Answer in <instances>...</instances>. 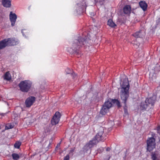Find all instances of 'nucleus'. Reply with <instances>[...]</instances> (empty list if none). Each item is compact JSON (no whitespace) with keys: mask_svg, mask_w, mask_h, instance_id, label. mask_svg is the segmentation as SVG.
<instances>
[{"mask_svg":"<svg viewBox=\"0 0 160 160\" xmlns=\"http://www.w3.org/2000/svg\"><path fill=\"white\" fill-rule=\"evenodd\" d=\"M17 18V16L15 13H12V12H11L9 15V19L11 23V26H13L15 24Z\"/></svg>","mask_w":160,"mask_h":160,"instance_id":"nucleus-14","label":"nucleus"},{"mask_svg":"<svg viewBox=\"0 0 160 160\" xmlns=\"http://www.w3.org/2000/svg\"><path fill=\"white\" fill-rule=\"evenodd\" d=\"M0 114H1V115H2V116H4V115H5V113H0Z\"/></svg>","mask_w":160,"mask_h":160,"instance_id":"nucleus-36","label":"nucleus"},{"mask_svg":"<svg viewBox=\"0 0 160 160\" xmlns=\"http://www.w3.org/2000/svg\"><path fill=\"white\" fill-rule=\"evenodd\" d=\"M152 137L148 138L146 141L147 151L151 152L156 148V136L154 133L152 134Z\"/></svg>","mask_w":160,"mask_h":160,"instance_id":"nucleus-3","label":"nucleus"},{"mask_svg":"<svg viewBox=\"0 0 160 160\" xmlns=\"http://www.w3.org/2000/svg\"><path fill=\"white\" fill-rule=\"evenodd\" d=\"M8 46L16 45L19 43V40L15 38H7Z\"/></svg>","mask_w":160,"mask_h":160,"instance_id":"nucleus-12","label":"nucleus"},{"mask_svg":"<svg viewBox=\"0 0 160 160\" xmlns=\"http://www.w3.org/2000/svg\"><path fill=\"white\" fill-rule=\"evenodd\" d=\"M104 148H100L98 149V153H101L104 151Z\"/></svg>","mask_w":160,"mask_h":160,"instance_id":"nucleus-31","label":"nucleus"},{"mask_svg":"<svg viewBox=\"0 0 160 160\" xmlns=\"http://www.w3.org/2000/svg\"><path fill=\"white\" fill-rule=\"evenodd\" d=\"M105 137V134L104 133V128L100 127L98 129V132L92 139L95 141L97 144L100 141H104Z\"/></svg>","mask_w":160,"mask_h":160,"instance_id":"nucleus-7","label":"nucleus"},{"mask_svg":"<svg viewBox=\"0 0 160 160\" xmlns=\"http://www.w3.org/2000/svg\"><path fill=\"white\" fill-rule=\"evenodd\" d=\"M158 142H159V144H160V138H159V140Z\"/></svg>","mask_w":160,"mask_h":160,"instance_id":"nucleus-38","label":"nucleus"},{"mask_svg":"<svg viewBox=\"0 0 160 160\" xmlns=\"http://www.w3.org/2000/svg\"><path fill=\"white\" fill-rule=\"evenodd\" d=\"M96 144L95 141L92 140H90L88 143H86L84 146L83 148L84 151L86 152L90 151V152H91V148Z\"/></svg>","mask_w":160,"mask_h":160,"instance_id":"nucleus-9","label":"nucleus"},{"mask_svg":"<svg viewBox=\"0 0 160 160\" xmlns=\"http://www.w3.org/2000/svg\"><path fill=\"white\" fill-rule=\"evenodd\" d=\"M122 102L124 103L123 109L125 113L128 114V107L127 106V101L129 96H120Z\"/></svg>","mask_w":160,"mask_h":160,"instance_id":"nucleus-13","label":"nucleus"},{"mask_svg":"<svg viewBox=\"0 0 160 160\" xmlns=\"http://www.w3.org/2000/svg\"><path fill=\"white\" fill-rule=\"evenodd\" d=\"M87 6L84 0H79V2L77 4L76 11L78 14L81 15L85 12Z\"/></svg>","mask_w":160,"mask_h":160,"instance_id":"nucleus-6","label":"nucleus"},{"mask_svg":"<svg viewBox=\"0 0 160 160\" xmlns=\"http://www.w3.org/2000/svg\"><path fill=\"white\" fill-rule=\"evenodd\" d=\"M96 3H98L100 5H102L105 2V0H94Z\"/></svg>","mask_w":160,"mask_h":160,"instance_id":"nucleus-26","label":"nucleus"},{"mask_svg":"<svg viewBox=\"0 0 160 160\" xmlns=\"http://www.w3.org/2000/svg\"><path fill=\"white\" fill-rule=\"evenodd\" d=\"M21 144V142H16L14 144L15 148L19 149Z\"/></svg>","mask_w":160,"mask_h":160,"instance_id":"nucleus-25","label":"nucleus"},{"mask_svg":"<svg viewBox=\"0 0 160 160\" xmlns=\"http://www.w3.org/2000/svg\"><path fill=\"white\" fill-rule=\"evenodd\" d=\"M32 82L29 80H25L20 82L18 85L20 90L23 92H28L32 87Z\"/></svg>","mask_w":160,"mask_h":160,"instance_id":"nucleus-5","label":"nucleus"},{"mask_svg":"<svg viewBox=\"0 0 160 160\" xmlns=\"http://www.w3.org/2000/svg\"><path fill=\"white\" fill-rule=\"evenodd\" d=\"M112 102L114 104H116L118 108L121 107L120 102L117 99H112Z\"/></svg>","mask_w":160,"mask_h":160,"instance_id":"nucleus-23","label":"nucleus"},{"mask_svg":"<svg viewBox=\"0 0 160 160\" xmlns=\"http://www.w3.org/2000/svg\"><path fill=\"white\" fill-rule=\"evenodd\" d=\"M4 79L9 81L11 79V75L9 72H7L5 73L4 75Z\"/></svg>","mask_w":160,"mask_h":160,"instance_id":"nucleus-22","label":"nucleus"},{"mask_svg":"<svg viewBox=\"0 0 160 160\" xmlns=\"http://www.w3.org/2000/svg\"><path fill=\"white\" fill-rule=\"evenodd\" d=\"M12 156L14 160H18L20 158V156L17 153H13L12 154Z\"/></svg>","mask_w":160,"mask_h":160,"instance_id":"nucleus-24","label":"nucleus"},{"mask_svg":"<svg viewBox=\"0 0 160 160\" xmlns=\"http://www.w3.org/2000/svg\"><path fill=\"white\" fill-rule=\"evenodd\" d=\"M155 70H156V68H155Z\"/></svg>","mask_w":160,"mask_h":160,"instance_id":"nucleus-40","label":"nucleus"},{"mask_svg":"<svg viewBox=\"0 0 160 160\" xmlns=\"http://www.w3.org/2000/svg\"><path fill=\"white\" fill-rule=\"evenodd\" d=\"M139 4L140 7L143 11H145L147 10L148 5L145 1H141L139 2Z\"/></svg>","mask_w":160,"mask_h":160,"instance_id":"nucleus-18","label":"nucleus"},{"mask_svg":"<svg viewBox=\"0 0 160 160\" xmlns=\"http://www.w3.org/2000/svg\"><path fill=\"white\" fill-rule=\"evenodd\" d=\"M13 128V125H12L11 123L9 124L5 127V129H12Z\"/></svg>","mask_w":160,"mask_h":160,"instance_id":"nucleus-28","label":"nucleus"},{"mask_svg":"<svg viewBox=\"0 0 160 160\" xmlns=\"http://www.w3.org/2000/svg\"><path fill=\"white\" fill-rule=\"evenodd\" d=\"M36 98L34 96H29L26 100L25 103L27 108H30L35 102Z\"/></svg>","mask_w":160,"mask_h":160,"instance_id":"nucleus-11","label":"nucleus"},{"mask_svg":"<svg viewBox=\"0 0 160 160\" xmlns=\"http://www.w3.org/2000/svg\"><path fill=\"white\" fill-rule=\"evenodd\" d=\"M107 25L112 28H115L117 26L116 24L113 22L111 19H109L108 21Z\"/></svg>","mask_w":160,"mask_h":160,"instance_id":"nucleus-21","label":"nucleus"},{"mask_svg":"<svg viewBox=\"0 0 160 160\" xmlns=\"http://www.w3.org/2000/svg\"><path fill=\"white\" fill-rule=\"evenodd\" d=\"M61 117L60 113L58 112H56L51 120V124L54 125L58 124L60 120Z\"/></svg>","mask_w":160,"mask_h":160,"instance_id":"nucleus-10","label":"nucleus"},{"mask_svg":"<svg viewBox=\"0 0 160 160\" xmlns=\"http://www.w3.org/2000/svg\"><path fill=\"white\" fill-rule=\"evenodd\" d=\"M123 12L124 14L130 16L131 12V7L129 5H126L123 8Z\"/></svg>","mask_w":160,"mask_h":160,"instance_id":"nucleus-15","label":"nucleus"},{"mask_svg":"<svg viewBox=\"0 0 160 160\" xmlns=\"http://www.w3.org/2000/svg\"><path fill=\"white\" fill-rule=\"evenodd\" d=\"M111 148L109 147H107L106 149V150L107 151H109L110 150Z\"/></svg>","mask_w":160,"mask_h":160,"instance_id":"nucleus-34","label":"nucleus"},{"mask_svg":"<svg viewBox=\"0 0 160 160\" xmlns=\"http://www.w3.org/2000/svg\"><path fill=\"white\" fill-rule=\"evenodd\" d=\"M7 38L5 39L0 41V50L2 49L7 46H8Z\"/></svg>","mask_w":160,"mask_h":160,"instance_id":"nucleus-17","label":"nucleus"},{"mask_svg":"<svg viewBox=\"0 0 160 160\" xmlns=\"http://www.w3.org/2000/svg\"><path fill=\"white\" fill-rule=\"evenodd\" d=\"M132 35L135 38H142L144 36V32L143 30H140L133 33Z\"/></svg>","mask_w":160,"mask_h":160,"instance_id":"nucleus-16","label":"nucleus"},{"mask_svg":"<svg viewBox=\"0 0 160 160\" xmlns=\"http://www.w3.org/2000/svg\"><path fill=\"white\" fill-rule=\"evenodd\" d=\"M158 22H160V17L158 19Z\"/></svg>","mask_w":160,"mask_h":160,"instance_id":"nucleus-37","label":"nucleus"},{"mask_svg":"<svg viewBox=\"0 0 160 160\" xmlns=\"http://www.w3.org/2000/svg\"><path fill=\"white\" fill-rule=\"evenodd\" d=\"M66 74H70V75L72 73V70L70 69L67 68L65 70Z\"/></svg>","mask_w":160,"mask_h":160,"instance_id":"nucleus-29","label":"nucleus"},{"mask_svg":"<svg viewBox=\"0 0 160 160\" xmlns=\"http://www.w3.org/2000/svg\"><path fill=\"white\" fill-rule=\"evenodd\" d=\"M60 145V143L58 144L57 146L56 147V149L57 148H58V147H59Z\"/></svg>","mask_w":160,"mask_h":160,"instance_id":"nucleus-35","label":"nucleus"},{"mask_svg":"<svg viewBox=\"0 0 160 160\" xmlns=\"http://www.w3.org/2000/svg\"><path fill=\"white\" fill-rule=\"evenodd\" d=\"M70 75L73 79L76 78L77 77V75L74 72H72Z\"/></svg>","mask_w":160,"mask_h":160,"instance_id":"nucleus-30","label":"nucleus"},{"mask_svg":"<svg viewBox=\"0 0 160 160\" xmlns=\"http://www.w3.org/2000/svg\"><path fill=\"white\" fill-rule=\"evenodd\" d=\"M111 100V99H109L104 102L100 111V114L104 115L107 113L108 110L112 107V104Z\"/></svg>","mask_w":160,"mask_h":160,"instance_id":"nucleus-8","label":"nucleus"},{"mask_svg":"<svg viewBox=\"0 0 160 160\" xmlns=\"http://www.w3.org/2000/svg\"><path fill=\"white\" fill-rule=\"evenodd\" d=\"M158 152L155 151L154 152H152L151 153V158L152 160H158Z\"/></svg>","mask_w":160,"mask_h":160,"instance_id":"nucleus-20","label":"nucleus"},{"mask_svg":"<svg viewBox=\"0 0 160 160\" xmlns=\"http://www.w3.org/2000/svg\"><path fill=\"white\" fill-rule=\"evenodd\" d=\"M75 147H74L73 148H71V150H70L69 152V154L70 155H71V156H72L73 155V152L75 151Z\"/></svg>","mask_w":160,"mask_h":160,"instance_id":"nucleus-27","label":"nucleus"},{"mask_svg":"<svg viewBox=\"0 0 160 160\" xmlns=\"http://www.w3.org/2000/svg\"><path fill=\"white\" fill-rule=\"evenodd\" d=\"M1 129V128H0V129Z\"/></svg>","mask_w":160,"mask_h":160,"instance_id":"nucleus-41","label":"nucleus"},{"mask_svg":"<svg viewBox=\"0 0 160 160\" xmlns=\"http://www.w3.org/2000/svg\"><path fill=\"white\" fill-rule=\"evenodd\" d=\"M22 33H23V32L22 31ZM22 34L23 35V34Z\"/></svg>","mask_w":160,"mask_h":160,"instance_id":"nucleus-39","label":"nucleus"},{"mask_svg":"<svg viewBox=\"0 0 160 160\" xmlns=\"http://www.w3.org/2000/svg\"><path fill=\"white\" fill-rule=\"evenodd\" d=\"M120 85L122 89L121 91L120 96H129L130 86L128 78H125L122 83H120Z\"/></svg>","mask_w":160,"mask_h":160,"instance_id":"nucleus-4","label":"nucleus"},{"mask_svg":"<svg viewBox=\"0 0 160 160\" xmlns=\"http://www.w3.org/2000/svg\"><path fill=\"white\" fill-rule=\"evenodd\" d=\"M155 102L153 97L146 98L144 101H142L140 103V109L141 111H145L150 108V105L153 106Z\"/></svg>","mask_w":160,"mask_h":160,"instance_id":"nucleus-2","label":"nucleus"},{"mask_svg":"<svg viewBox=\"0 0 160 160\" xmlns=\"http://www.w3.org/2000/svg\"><path fill=\"white\" fill-rule=\"evenodd\" d=\"M11 0H2V5L5 8H10L11 6Z\"/></svg>","mask_w":160,"mask_h":160,"instance_id":"nucleus-19","label":"nucleus"},{"mask_svg":"<svg viewBox=\"0 0 160 160\" xmlns=\"http://www.w3.org/2000/svg\"><path fill=\"white\" fill-rule=\"evenodd\" d=\"M157 130L158 132H158L160 131V126H158L157 128Z\"/></svg>","mask_w":160,"mask_h":160,"instance_id":"nucleus-33","label":"nucleus"},{"mask_svg":"<svg viewBox=\"0 0 160 160\" xmlns=\"http://www.w3.org/2000/svg\"><path fill=\"white\" fill-rule=\"evenodd\" d=\"M69 154H68L64 157L63 160H69Z\"/></svg>","mask_w":160,"mask_h":160,"instance_id":"nucleus-32","label":"nucleus"},{"mask_svg":"<svg viewBox=\"0 0 160 160\" xmlns=\"http://www.w3.org/2000/svg\"><path fill=\"white\" fill-rule=\"evenodd\" d=\"M89 33L84 32L82 34V36L78 37L75 39L72 43L71 48H68L67 51L71 54L79 56L81 53V49L84 47L86 49L91 45V40Z\"/></svg>","mask_w":160,"mask_h":160,"instance_id":"nucleus-1","label":"nucleus"}]
</instances>
